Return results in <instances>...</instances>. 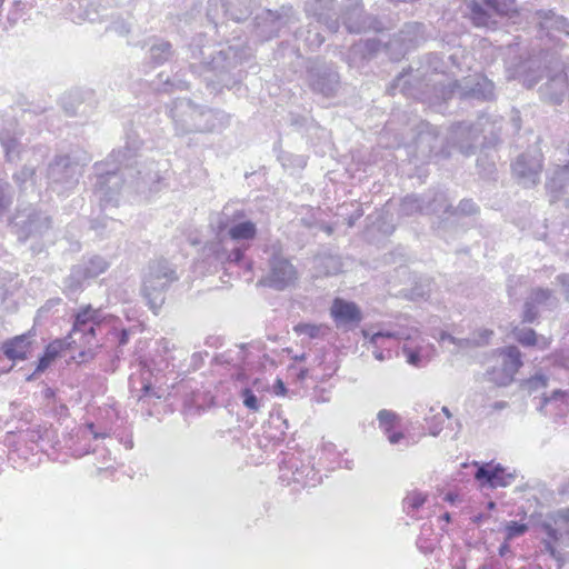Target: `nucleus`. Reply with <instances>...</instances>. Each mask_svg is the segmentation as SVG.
<instances>
[{
  "label": "nucleus",
  "instance_id": "obj_1",
  "mask_svg": "<svg viewBox=\"0 0 569 569\" xmlns=\"http://www.w3.org/2000/svg\"><path fill=\"white\" fill-rule=\"evenodd\" d=\"M138 143L127 142L93 164V193L101 207L118 206L124 190L136 193L159 191L160 170L153 161L138 160Z\"/></svg>",
  "mask_w": 569,
  "mask_h": 569
},
{
  "label": "nucleus",
  "instance_id": "obj_2",
  "mask_svg": "<svg viewBox=\"0 0 569 569\" xmlns=\"http://www.w3.org/2000/svg\"><path fill=\"white\" fill-rule=\"evenodd\" d=\"M251 53L237 46H229L217 52L206 53L202 49L192 50V59L201 58L199 62L189 64L190 72L202 78L212 91L222 88L232 89L241 82L246 72L240 66L249 59Z\"/></svg>",
  "mask_w": 569,
  "mask_h": 569
},
{
  "label": "nucleus",
  "instance_id": "obj_3",
  "mask_svg": "<svg viewBox=\"0 0 569 569\" xmlns=\"http://www.w3.org/2000/svg\"><path fill=\"white\" fill-rule=\"evenodd\" d=\"M213 228L217 237L223 233L233 242L229 246L222 243L214 250L216 259L221 263L242 264L246 263L251 269V261L246 260V252L250 249L251 242L257 238V224L247 218L243 209L233 206H224L217 216Z\"/></svg>",
  "mask_w": 569,
  "mask_h": 569
},
{
  "label": "nucleus",
  "instance_id": "obj_4",
  "mask_svg": "<svg viewBox=\"0 0 569 569\" xmlns=\"http://www.w3.org/2000/svg\"><path fill=\"white\" fill-rule=\"evenodd\" d=\"M174 133L183 137L191 133H218L229 127L231 116L217 108L197 104L187 98H178L166 106Z\"/></svg>",
  "mask_w": 569,
  "mask_h": 569
},
{
  "label": "nucleus",
  "instance_id": "obj_5",
  "mask_svg": "<svg viewBox=\"0 0 569 569\" xmlns=\"http://www.w3.org/2000/svg\"><path fill=\"white\" fill-rule=\"evenodd\" d=\"M10 227L20 243L30 242L32 253L39 254L52 234L53 219L48 211L28 206L16 211Z\"/></svg>",
  "mask_w": 569,
  "mask_h": 569
},
{
  "label": "nucleus",
  "instance_id": "obj_6",
  "mask_svg": "<svg viewBox=\"0 0 569 569\" xmlns=\"http://www.w3.org/2000/svg\"><path fill=\"white\" fill-rule=\"evenodd\" d=\"M178 280L176 266L167 259H157L148 263L142 276L141 293L153 313L157 315L161 309L167 291Z\"/></svg>",
  "mask_w": 569,
  "mask_h": 569
},
{
  "label": "nucleus",
  "instance_id": "obj_7",
  "mask_svg": "<svg viewBox=\"0 0 569 569\" xmlns=\"http://www.w3.org/2000/svg\"><path fill=\"white\" fill-rule=\"evenodd\" d=\"M436 90L440 92L443 100L455 96L463 100L490 101L495 99V83L481 74L462 81L455 80L447 86L441 84L439 88L436 87Z\"/></svg>",
  "mask_w": 569,
  "mask_h": 569
},
{
  "label": "nucleus",
  "instance_id": "obj_8",
  "mask_svg": "<svg viewBox=\"0 0 569 569\" xmlns=\"http://www.w3.org/2000/svg\"><path fill=\"white\" fill-rule=\"evenodd\" d=\"M102 320L100 309H94L91 305L81 307L73 316L72 329L66 339L71 345L98 346L96 336Z\"/></svg>",
  "mask_w": 569,
  "mask_h": 569
},
{
  "label": "nucleus",
  "instance_id": "obj_9",
  "mask_svg": "<svg viewBox=\"0 0 569 569\" xmlns=\"http://www.w3.org/2000/svg\"><path fill=\"white\" fill-rule=\"evenodd\" d=\"M307 82L312 92L332 98L340 88V74L332 62L313 59L307 66Z\"/></svg>",
  "mask_w": 569,
  "mask_h": 569
},
{
  "label": "nucleus",
  "instance_id": "obj_10",
  "mask_svg": "<svg viewBox=\"0 0 569 569\" xmlns=\"http://www.w3.org/2000/svg\"><path fill=\"white\" fill-rule=\"evenodd\" d=\"M499 363L487 369L488 381L498 387H507L515 381L519 369L523 366L522 352L515 346H506L496 350Z\"/></svg>",
  "mask_w": 569,
  "mask_h": 569
},
{
  "label": "nucleus",
  "instance_id": "obj_11",
  "mask_svg": "<svg viewBox=\"0 0 569 569\" xmlns=\"http://www.w3.org/2000/svg\"><path fill=\"white\" fill-rule=\"evenodd\" d=\"M299 21L292 6H282L279 10H263L254 18L256 36L267 41L279 36L282 28H290Z\"/></svg>",
  "mask_w": 569,
  "mask_h": 569
},
{
  "label": "nucleus",
  "instance_id": "obj_12",
  "mask_svg": "<svg viewBox=\"0 0 569 569\" xmlns=\"http://www.w3.org/2000/svg\"><path fill=\"white\" fill-rule=\"evenodd\" d=\"M80 176L79 163L68 154L56 156L47 170L48 183L58 193L73 189L78 184Z\"/></svg>",
  "mask_w": 569,
  "mask_h": 569
},
{
  "label": "nucleus",
  "instance_id": "obj_13",
  "mask_svg": "<svg viewBox=\"0 0 569 569\" xmlns=\"http://www.w3.org/2000/svg\"><path fill=\"white\" fill-rule=\"evenodd\" d=\"M110 267V262L98 254L83 258L78 264L72 266L69 276L63 284L69 296L77 295L83 288L87 280L94 279L104 273Z\"/></svg>",
  "mask_w": 569,
  "mask_h": 569
},
{
  "label": "nucleus",
  "instance_id": "obj_14",
  "mask_svg": "<svg viewBox=\"0 0 569 569\" xmlns=\"http://www.w3.org/2000/svg\"><path fill=\"white\" fill-rule=\"evenodd\" d=\"M269 271L259 280V283L278 290L283 291L292 287L298 280L297 268L284 256L273 252L268 260Z\"/></svg>",
  "mask_w": 569,
  "mask_h": 569
},
{
  "label": "nucleus",
  "instance_id": "obj_15",
  "mask_svg": "<svg viewBox=\"0 0 569 569\" xmlns=\"http://www.w3.org/2000/svg\"><path fill=\"white\" fill-rule=\"evenodd\" d=\"M512 173L520 184L526 188L536 186L542 170V153L530 149L519 154L511 166Z\"/></svg>",
  "mask_w": 569,
  "mask_h": 569
},
{
  "label": "nucleus",
  "instance_id": "obj_16",
  "mask_svg": "<svg viewBox=\"0 0 569 569\" xmlns=\"http://www.w3.org/2000/svg\"><path fill=\"white\" fill-rule=\"evenodd\" d=\"M476 467L473 475L475 480L481 488H506L516 480V472L508 471L502 465L491 462L473 461Z\"/></svg>",
  "mask_w": 569,
  "mask_h": 569
},
{
  "label": "nucleus",
  "instance_id": "obj_17",
  "mask_svg": "<svg viewBox=\"0 0 569 569\" xmlns=\"http://www.w3.org/2000/svg\"><path fill=\"white\" fill-rule=\"evenodd\" d=\"M60 106L68 117L88 118L96 108L97 101L92 90L74 89L60 98Z\"/></svg>",
  "mask_w": 569,
  "mask_h": 569
},
{
  "label": "nucleus",
  "instance_id": "obj_18",
  "mask_svg": "<svg viewBox=\"0 0 569 569\" xmlns=\"http://www.w3.org/2000/svg\"><path fill=\"white\" fill-rule=\"evenodd\" d=\"M341 6L336 0H308L305 2L307 17L315 18L326 26L330 32H337L340 27Z\"/></svg>",
  "mask_w": 569,
  "mask_h": 569
},
{
  "label": "nucleus",
  "instance_id": "obj_19",
  "mask_svg": "<svg viewBox=\"0 0 569 569\" xmlns=\"http://www.w3.org/2000/svg\"><path fill=\"white\" fill-rule=\"evenodd\" d=\"M481 131L480 123L458 122L451 126L449 141L469 157L477 152Z\"/></svg>",
  "mask_w": 569,
  "mask_h": 569
},
{
  "label": "nucleus",
  "instance_id": "obj_20",
  "mask_svg": "<svg viewBox=\"0 0 569 569\" xmlns=\"http://www.w3.org/2000/svg\"><path fill=\"white\" fill-rule=\"evenodd\" d=\"M506 72L509 80L518 79L530 89L542 79L543 69L540 59L531 57L528 59L519 58L517 62L508 61Z\"/></svg>",
  "mask_w": 569,
  "mask_h": 569
},
{
  "label": "nucleus",
  "instance_id": "obj_21",
  "mask_svg": "<svg viewBox=\"0 0 569 569\" xmlns=\"http://www.w3.org/2000/svg\"><path fill=\"white\" fill-rule=\"evenodd\" d=\"M330 315L338 328L350 329L362 321V312L353 301L336 298L332 302Z\"/></svg>",
  "mask_w": 569,
  "mask_h": 569
},
{
  "label": "nucleus",
  "instance_id": "obj_22",
  "mask_svg": "<svg viewBox=\"0 0 569 569\" xmlns=\"http://www.w3.org/2000/svg\"><path fill=\"white\" fill-rule=\"evenodd\" d=\"M340 20L349 33H361L370 28L368 18L363 16V9L358 2L341 7Z\"/></svg>",
  "mask_w": 569,
  "mask_h": 569
},
{
  "label": "nucleus",
  "instance_id": "obj_23",
  "mask_svg": "<svg viewBox=\"0 0 569 569\" xmlns=\"http://www.w3.org/2000/svg\"><path fill=\"white\" fill-rule=\"evenodd\" d=\"M33 336V331L30 330L7 340L2 346L4 356L12 361L26 360L31 351Z\"/></svg>",
  "mask_w": 569,
  "mask_h": 569
},
{
  "label": "nucleus",
  "instance_id": "obj_24",
  "mask_svg": "<svg viewBox=\"0 0 569 569\" xmlns=\"http://www.w3.org/2000/svg\"><path fill=\"white\" fill-rule=\"evenodd\" d=\"M70 346L71 343L67 339H56L46 346L43 352L38 358L33 373L27 377V381H31L37 375L44 372L60 357L61 352Z\"/></svg>",
  "mask_w": 569,
  "mask_h": 569
},
{
  "label": "nucleus",
  "instance_id": "obj_25",
  "mask_svg": "<svg viewBox=\"0 0 569 569\" xmlns=\"http://www.w3.org/2000/svg\"><path fill=\"white\" fill-rule=\"evenodd\" d=\"M423 24L419 22H408L399 31L397 36L390 41V46L399 44L400 53L405 54L410 49L415 48L422 37Z\"/></svg>",
  "mask_w": 569,
  "mask_h": 569
},
{
  "label": "nucleus",
  "instance_id": "obj_26",
  "mask_svg": "<svg viewBox=\"0 0 569 569\" xmlns=\"http://www.w3.org/2000/svg\"><path fill=\"white\" fill-rule=\"evenodd\" d=\"M535 17L539 20L540 30H556L569 36V19L558 14L552 9H540L535 12Z\"/></svg>",
  "mask_w": 569,
  "mask_h": 569
},
{
  "label": "nucleus",
  "instance_id": "obj_27",
  "mask_svg": "<svg viewBox=\"0 0 569 569\" xmlns=\"http://www.w3.org/2000/svg\"><path fill=\"white\" fill-rule=\"evenodd\" d=\"M173 56L172 44L163 39H154L150 43L147 59L153 67L162 66Z\"/></svg>",
  "mask_w": 569,
  "mask_h": 569
},
{
  "label": "nucleus",
  "instance_id": "obj_28",
  "mask_svg": "<svg viewBox=\"0 0 569 569\" xmlns=\"http://www.w3.org/2000/svg\"><path fill=\"white\" fill-rule=\"evenodd\" d=\"M12 180L21 196L36 191V168L30 164L22 166L12 174Z\"/></svg>",
  "mask_w": 569,
  "mask_h": 569
},
{
  "label": "nucleus",
  "instance_id": "obj_29",
  "mask_svg": "<svg viewBox=\"0 0 569 569\" xmlns=\"http://www.w3.org/2000/svg\"><path fill=\"white\" fill-rule=\"evenodd\" d=\"M483 6V3H480L477 0L466 2L468 10L467 18L476 28H489L495 23L490 12Z\"/></svg>",
  "mask_w": 569,
  "mask_h": 569
},
{
  "label": "nucleus",
  "instance_id": "obj_30",
  "mask_svg": "<svg viewBox=\"0 0 569 569\" xmlns=\"http://www.w3.org/2000/svg\"><path fill=\"white\" fill-rule=\"evenodd\" d=\"M568 89V81L565 74H556L551 77L548 82L541 88L542 94L549 96L550 101L553 103H561L565 93Z\"/></svg>",
  "mask_w": 569,
  "mask_h": 569
},
{
  "label": "nucleus",
  "instance_id": "obj_31",
  "mask_svg": "<svg viewBox=\"0 0 569 569\" xmlns=\"http://www.w3.org/2000/svg\"><path fill=\"white\" fill-rule=\"evenodd\" d=\"M426 214L431 213H450L452 206L448 202L447 194L441 190H436L426 194H422Z\"/></svg>",
  "mask_w": 569,
  "mask_h": 569
},
{
  "label": "nucleus",
  "instance_id": "obj_32",
  "mask_svg": "<svg viewBox=\"0 0 569 569\" xmlns=\"http://www.w3.org/2000/svg\"><path fill=\"white\" fill-rule=\"evenodd\" d=\"M0 144L3 149L7 162L14 163L20 160L23 147L17 137L12 136L8 131H1Z\"/></svg>",
  "mask_w": 569,
  "mask_h": 569
},
{
  "label": "nucleus",
  "instance_id": "obj_33",
  "mask_svg": "<svg viewBox=\"0 0 569 569\" xmlns=\"http://www.w3.org/2000/svg\"><path fill=\"white\" fill-rule=\"evenodd\" d=\"M362 335L365 339L368 340L369 345L373 347L372 355L375 359L378 361H385L386 359L390 358V351H388V355L385 353V351L381 349L380 341L382 339H392L396 337L395 332L389 330H380L377 332H370L369 330H362Z\"/></svg>",
  "mask_w": 569,
  "mask_h": 569
},
{
  "label": "nucleus",
  "instance_id": "obj_34",
  "mask_svg": "<svg viewBox=\"0 0 569 569\" xmlns=\"http://www.w3.org/2000/svg\"><path fill=\"white\" fill-rule=\"evenodd\" d=\"M426 214L423 197L418 194L406 196L399 206L401 217H412L415 214Z\"/></svg>",
  "mask_w": 569,
  "mask_h": 569
},
{
  "label": "nucleus",
  "instance_id": "obj_35",
  "mask_svg": "<svg viewBox=\"0 0 569 569\" xmlns=\"http://www.w3.org/2000/svg\"><path fill=\"white\" fill-rule=\"evenodd\" d=\"M549 377L543 372H537L533 376L520 381V390L529 396L543 391L548 387Z\"/></svg>",
  "mask_w": 569,
  "mask_h": 569
},
{
  "label": "nucleus",
  "instance_id": "obj_36",
  "mask_svg": "<svg viewBox=\"0 0 569 569\" xmlns=\"http://www.w3.org/2000/svg\"><path fill=\"white\" fill-rule=\"evenodd\" d=\"M295 37L297 40H303L305 46L310 51L318 50L325 42V37L316 28L299 29L295 32Z\"/></svg>",
  "mask_w": 569,
  "mask_h": 569
},
{
  "label": "nucleus",
  "instance_id": "obj_37",
  "mask_svg": "<svg viewBox=\"0 0 569 569\" xmlns=\"http://www.w3.org/2000/svg\"><path fill=\"white\" fill-rule=\"evenodd\" d=\"M219 2L221 4V8L223 9L224 16L229 17L230 19H232L234 21L239 22V21L246 19L250 14V10H249L248 7H246L244 9L239 10V12H234L231 9V3L228 0H219ZM217 4H218L217 0H210L209 1V8H208V11H207V17L210 20H212V21H214L213 14H212V6H217Z\"/></svg>",
  "mask_w": 569,
  "mask_h": 569
},
{
  "label": "nucleus",
  "instance_id": "obj_38",
  "mask_svg": "<svg viewBox=\"0 0 569 569\" xmlns=\"http://www.w3.org/2000/svg\"><path fill=\"white\" fill-rule=\"evenodd\" d=\"M418 78L419 76H412V71L409 73H399L392 81L390 90L393 94L396 91H399L405 96L416 97L411 81Z\"/></svg>",
  "mask_w": 569,
  "mask_h": 569
},
{
  "label": "nucleus",
  "instance_id": "obj_39",
  "mask_svg": "<svg viewBox=\"0 0 569 569\" xmlns=\"http://www.w3.org/2000/svg\"><path fill=\"white\" fill-rule=\"evenodd\" d=\"M541 528L547 536L543 539L545 550L555 557L557 552L556 543L561 539L562 532L560 528H556L547 521L542 522Z\"/></svg>",
  "mask_w": 569,
  "mask_h": 569
},
{
  "label": "nucleus",
  "instance_id": "obj_40",
  "mask_svg": "<svg viewBox=\"0 0 569 569\" xmlns=\"http://www.w3.org/2000/svg\"><path fill=\"white\" fill-rule=\"evenodd\" d=\"M569 181V163L563 167H557L552 176L548 179L546 187L551 192H560Z\"/></svg>",
  "mask_w": 569,
  "mask_h": 569
},
{
  "label": "nucleus",
  "instance_id": "obj_41",
  "mask_svg": "<svg viewBox=\"0 0 569 569\" xmlns=\"http://www.w3.org/2000/svg\"><path fill=\"white\" fill-rule=\"evenodd\" d=\"M482 3L498 16H510L516 13L517 1L516 0H481Z\"/></svg>",
  "mask_w": 569,
  "mask_h": 569
},
{
  "label": "nucleus",
  "instance_id": "obj_42",
  "mask_svg": "<svg viewBox=\"0 0 569 569\" xmlns=\"http://www.w3.org/2000/svg\"><path fill=\"white\" fill-rule=\"evenodd\" d=\"M13 187L6 180L0 179V220L13 203Z\"/></svg>",
  "mask_w": 569,
  "mask_h": 569
},
{
  "label": "nucleus",
  "instance_id": "obj_43",
  "mask_svg": "<svg viewBox=\"0 0 569 569\" xmlns=\"http://www.w3.org/2000/svg\"><path fill=\"white\" fill-rule=\"evenodd\" d=\"M527 299L539 307H548L556 300L552 290L542 287L532 288Z\"/></svg>",
  "mask_w": 569,
  "mask_h": 569
},
{
  "label": "nucleus",
  "instance_id": "obj_44",
  "mask_svg": "<svg viewBox=\"0 0 569 569\" xmlns=\"http://www.w3.org/2000/svg\"><path fill=\"white\" fill-rule=\"evenodd\" d=\"M427 496L420 491H411L403 498V509L410 516L418 511L426 502Z\"/></svg>",
  "mask_w": 569,
  "mask_h": 569
},
{
  "label": "nucleus",
  "instance_id": "obj_45",
  "mask_svg": "<svg viewBox=\"0 0 569 569\" xmlns=\"http://www.w3.org/2000/svg\"><path fill=\"white\" fill-rule=\"evenodd\" d=\"M513 337L523 347H533L538 343L537 332L531 328H515Z\"/></svg>",
  "mask_w": 569,
  "mask_h": 569
},
{
  "label": "nucleus",
  "instance_id": "obj_46",
  "mask_svg": "<svg viewBox=\"0 0 569 569\" xmlns=\"http://www.w3.org/2000/svg\"><path fill=\"white\" fill-rule=\"evenodd\" d=\"M377 419L379 422V428L383 432H389L391 429H393L396 421L399 419V416L392 410L381 409L377 413Z\"/></svg>",
  "mask_w": 569,
  "mask_h": 569
},
{
  "label": "nucleus",
  "instance_id": "obj_47",
  "mask_svg": "<svg viewBox=\"0 0 569 569\" xmlns=\"http://www.w3.org/2000/svg\"><path fill=\"white\" fill-rule=\"evenodd\" d=\"M293 329L298 335H305L311 339H316L321 336L325 327L322 325L300 322L296 325Z\"/></svg>",
  "mask_w": 569,
  "mask_h": 569
},
{
  "label": "nucleus",
  "instance_id": "obj_48",
  "mask_svg": "<svg viewBox=\"0 0 569 569\" xmlns=\"http://www.w3.org/2000/svg\"><path fill=\"white\" fill-rule=\"evenodd\" d=\"M479 206L472 199L460 200L457 208L451 209V214L475 216L479 213Z\"/></svg>",
  "mask_w": 569,
  "mask_h": 569
},
{
  "label": "nucleus",
  "instance_id": "obj_49",
  "mask_svg": "<svg viewBox=\"0 0 569 569\" xmlns=\"http://www.w3.org/2000/svg\"><path fill=\"white\" fill-rule=\"evenodd\" d=\"M428 426V433L432 437H438L443 430L445 418L441 413H435L425 418Z\"/></svg>",
  "mask_w": 569,
  "mask_h": 569
},
{
  "label": "nucleus",
  "instance_id": "obj_50",
  "mask_svg": "<svg viewBox=\"0 0 569 569\" xmlns=\"http://www.w3.org/2000/svg\"><path fill=\"white\" fill-rule=\"evenodd\" d=\"M163 88L161 90L163 92H171L173 89L176 90H187L189 89L188 81L180 77V74H174L172 79L169 77L166 78V80L162 83ZM160 90V88H157Z\"/></svg>",
  "mask_w": 569,
  "mask_h": 569
},
{
  "label": "nucleus",
  "instance_id": "obj_51",
  "mask_svg": "<svg viewBox=\"0 0 569 569\" xmlns=\"http://www.w3.org/2000/svg\"><path fill=\"white\" fill-rule=\"evenodd\" d=\"M106 30L112 31L119 37H126L130 33L131 24L121 17H112V21Z\"/></svg>",
  "mask_w": 569,
  "mask_h": 569
},
{
  "label": "nucleus",
  "instance_id": "obj_52",
  "mask_svg": "<svg viewBox=\"0 0 569 569\" xmlns=\"http://www.w3.org/2000/svg\"><path fill=\"white\" fill-rule=\"evenodd\" d=\"M529 527L527 523L519 521H509L506 525V539L512 540L517 537L525 535L528 531Z\"/></svg>",
  "mask_w": 569,
  "mask_h": 569
},
{
  "label": "nucleus",
  "instance_id": "obj_53",
  "mask_svg": "<svg viewBox=\"0 0 569 569\" xmlns=\"http://www.w3.org/2000/svg\"><path fill=\"white\" fill-rule=\"evenodd\" d=\"M539 317V306L532 303L526 298L522 310V322L533 323Z\"/></svg>",
  "mask_w": 569,
  "mask_h": 569
},
{
  "label": "nucleus",
  "instance_id": "obj_54",
  "mask_svg": "<svg viewBox=\"0 0 569 569\" xmlns=\"http://www.w3.org/2000/svg\"><path fill=\"white\" fill-rule=\"evenodd\" d=\"M241 400L243 406L251 411H258L260 408L259 399L250 388L242 389Z\"/></svg>",
  "mask_w": 569,
  "mask_h": 569
},
{
  "label": "nucleus",
  "instance_id": "obj_55",
  "mask_svg": "<svg viewBox=\"0 0 569 569\" xmlns=\"http://www.w3.org/2000/svg\"><path fill=\"white\" fill-rule=\"evenodd\" d=\"M566 397H567V392L561 389H556L550 395H546L543 392L542 396L540 397V403L537 409H538V411L542 412L543 408L548 403H550L552 401L565 400Z\"/></svg>",
  "mask_w": 569,
  "mask_h": 569
},
{
  "label": "nucleus",
  "instance_id": "obj_56",
  "mask_svg": "<svg viewBox=\"0 0 569 569\" xmlns=\"http://www.w3.org/2000/svg\"><path fill=\"white\" fill-rule=\"evenodd\" d=\"M402 352L406 356L407 362L415 367L421 366V355L418 350L403 346Z\"/></svg>",
  "mask_w": 569,
  "mask_h": 569
},
{
  "label": "nucleus",
  "instance_id": "obj_57",
  "mask_svg": "<svg viewBox=\"0 0 569 569\" xmlns=\"http://www.w3.org/2000/svg\"><path fill=\"white\" fill-rule=\"evenodd\" d=\"M556 525L565 527L566 531L569 533V507L558 511Z\"/></svg>",
  "mask_w": 569,
  "mask_h": 569
},
{
  "label": "nucleus",
  "instance_id": "obj_58",
  "mask_svg": "<svg viewBox=\"0 0 569 569\" xmlns=\"http://www.w3.org/2000/svg\"><path fill=\"white\" fill-rule=\"evenodd\" d=\"M427 63L433 71H439V67L442 63L440 57L437 53H429L426 56Z\"/></svg>",
  "mask_w": 569,
  "mask_h": 569
},
{
  "label": "nucleus",
  "instance_id": "obj_59",
  "mask_svg": "<svg viewBox=\"0 0 569 569\" xmlns=\"http://www.w3.org/2000/svg\"><path fill=\"white\" fill-rule=\"evenodd\" d=\"M556 279L563 288L565 298L569 302V273H561Z\"/></svg>",
  "mask_w": 569,
  "mask_h": 569
},
{
  "label": "nucleus",
  "instance_id": "obj_60",
  "mask_svg": "<svg viewBox=\"0 0 569 569\" xmlns=\"http://www.w3.org/2000/svg\"><path fill=\"white\" fill-rule=\"evenodd\" d=\"M493 335V332L489 329H482L480 330L479 332V339H475V345L476 346H480V345H486L488 343L490 337Z\"/></svg>",
  "mask_w": 569,
  "mask_h": 569
},
{
  "label": "nucleus",
  "instance_id": "obj_61",
  "mask_svg": "<svg viewBox=\"0 0 569 569\" xmlns=\"http://www.w3.org/2000/svg\"><path fill=\"white\" fill-rule=\"evenodd\" d=\"M383 433L387 436V438L391 445H396V443L400 442V440L403 439V437H405L403 432L395 431L393 429H391L389 432H383Z\"/></svg>",
  "mask_w": 569,
  "mask_h": 569
},
{
  "label": "nucleus",
  "instance_id": "obj_62",
  "mask_svg": "<svg viewBox=\"0 0 569 569\" xmlns=\"http://www.w3.org/2000/svg\"><path fill=\"white\" fill-rule=\"evenodd\" d=\"M116 339L119 347L126 346L129 341V331L127 329L117 331Z\"/></svg>",
  "mask_w": 569,
  "mask_h": 569
},
{
  "label": "nucleus",
  "instance_id": "obj_63",
  "mask_svg": "<svg viewBox=\"0 0 569 569\" xmlns=\"http://www.w3.org/2000/svg\"><path fill=\"white\" fill-rule=\"evenodd\" d=\"M457 347L459 348H469V347H475V339H469V338H465V339H459V338H456V343H455Z\"/></svg>",
  "mask_w": 569,
  "mask_h": 569
},
{
  "label": "nucleus",
  "instance_id": "obj_64",
  "mask_svg": "<svg viewBox=\"0 0 569 569\" xmlns=\"http://www.w3.org/2000/svg\"><path fill=\"white\" fill-rule=\"evenodd\" d=\"M287 392V387L286 385L283 383L282 380L278 379L274 383V393L277 396H284Z\"/></svg>",
  "mask_w": 569,
  "mask_h": 569
}]
</instances>
